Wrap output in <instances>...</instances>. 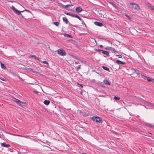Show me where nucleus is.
<instances>
[{"label": "nucleus", "mask_w": 154, "mask_h": 154, "mask_svg": "<svg viewBox=\"0 0 154 154\" xmlns=\"http://www.w3.org/2000/svg\"><path fill=\"white\" fill-rule=\"evenodd\" d=\"M146 4L149 8L154 11V6L148 2Z\"/></svg>", "instance_id": "nucleus-8"}, {"label": "nucleus", "mask_w": 154, "mask_h": 154, "mask_svg": "<svg viewBox=\"0 0 154 154\" xmlns=\"http://www.w3.org/2000/svg\"><path fill=\"white\" fill-rule=\"evenodd\" d=\"M64 36H67V37H69V38H71V36H70V35L68 34H66V35H64Z\"/></svg>", "instance_id": "nucleus-32"}, {"label": "nucleus", "mask_w": 154, "mask_h": 154, "mask_svg": "<svg viewBox=\"0 0 154 154\" xmlns=\"http://www.w3.org/2000/svg\"><path fill=\"white\" fill-rule=\"evenodd\" d=\"M54 23L56 26H58L59 24V23L58 22H54Z\"/></svg>", "instance_id": "nucleus-27"}, {"label": "nucleus", "mask_w": 154, "mask_h": 154, "mask_svg": "<svg viewBox=\"0 0 154 154\" xmlns=\"http://www.w3.org/2000/svg\"><path fill=\"white\" fill-rule=\"evenodd\" d=\"M14 2L13 1H8V2H11V3H13Z\"/></svg>", "instance_id": "nucleus-38"}, {"label": "nucleus", "mask_w": 154, "mask_h": 154, "mask_svg": "<svg viewBox=\"0 0 154 154\" xmlns=\"http://www.w3.org/2000/svg\"><path fill=\"white\" fill-rule=\"evenodd\" d=\"M119 65H124L125 64V63L122 61L119 60H117L116 62Z\"/></svg>", "instance_id": "nucleus-12"}, {"label": "nucleus", "mask_w": 154, "mask_h": 154, "mask_svg": "<svg viewBox=\"0 0 154 154\" xmlns=\"http://www.w3.org/2000/svg\"><path fill=\"white\" fill-rule=\"evenodd\" d=\"M119 58H122V56L121 55H116Z\"/></svg>", "instance_id": "nucleus-33"}, {"label": "nucleus", "mask_w": 154, "mask_h": 154, "mask_svg": "<svg viewBox=\"0 0 154 154\" xmlns=\"http://www.w3.org/2000/svg\"><path fill=\"white\" fill-rule=\"evenodd\" d=\"M92 120L94 122H96L97 123H101L102 120L101 118L97 116L92 117L91 118Z\"/></svg>", "instance_id": "nucleus-3"}, {"label": "nucleus", "mask_w": 154, "mask_h": 154, "mask_svg": "<svg viewBox=\"0 0 154 154\" xmlns=\"http://www.w3.org/2000/svg\"><path fill=\"white\" fill-rule=\"evenodd\" d=\"M75 15L74 14H73L72 13H71V16L72 17H75Z\"/></svg>", "instance_id": "nucleus-34"}, {"label": "nucleus", "mask_w": 154, "mask_h": 154, "mask_svg": "<svg viewBox=\"0 0 154 154\" xmlns=\"http://www.w3.org/2000/svg\"><path fill=\"white\" fill-rule=\"evenodd\" d=\"M50 101L48 100H45L44 101V103L45 104L48 105L50 103Z\"/></svg>", "instance_id": "nucleus-18"}, {"label": "nucleus", "mask_w": 154, "mask_h": 154, "mask_svg": "<svg viewBox=\"0 0 154 154\" xmlns=\"http://www.w3.org/2000/svg\"><path fill=\"white\" fill-rule=\"evenodd\" d=\"M75 68L77 71H78L81 68V65H79L78 66L75 67Z\"/></svg>", "instance_id": "nucleus-25"}, {"label": "nucleus", "mask_w": 154, "mask_h": 154, "mask_svg": "<svg viewBox=\"0 0 154 154\" xmlns=\"http://www.w3.org/2000/svg\"><path fill=\"white\" fill-rule=\"evenodd\" d=\"M103 83L104 84H105L106 85H110V82H109L107 80L105 79L103 81Z\"/></svg>", "instance_id": "nucleus-16"}, {"label": "nucleus", "mask_w": 154, "mask_h": 154, "mask_svg": "<svg viewBox=\"0 0 154 154\" xmlns=\"http://www.w3.org/2000/svg\"><path fill=\"white\" fill-rule=\"evenodd\" d=\"M82 154H87L85 153H83Z\"/></svg>", "instance_id": "nucleus-44"}, {"label": "nucleus", "mask_w": 154, "mask_h": 154, "mask_svg": "<svg viewBox=\"0 0 154 154\" xmlns=\"http://www.w3.org/2000/svg\"><path fill=\"white\" fill-rule=\"evenodd\" d=\"M141 74V77L142 78H143V79H146V77H146L145 76V75H143V74H142L141 73V74Z\"/></svg>", "instance_id": "nucleus-24"}, {"label": "nucleus", "mask_w": 154, "mask_h": 154, "mask_svg": "<svg viewBox=\"0 0 154 154\" xmlns=\"http://www.w3.org/2000/svg\"><path fill=\"white\" fill-rule=\"evenodd\" d=\"M12 100L14 102L16 103L18 105L21 106H23V105H24L25 103L23 102H22L20 100L14 97H13V99Z\"/></svg>", "instance_id": "nucleus-2"}, {"label": "nucleus", "mask_w": 154, "mask_h": 154, "mask_svg": "<svg viewBox=\"0 0 154 154\" xmlns=\"http://www.w3.org/2000/svg\"><path fill=\"white\" fill-rule=\"evenodd\" d=\"M102 53L106 55L107 56H108L109 55V53L108 52L102 50Z\"/></svg>", "instance_id": "nucleus-15"}, {"label": "nucleus", "mask_w": 154, "mask_h": 154, "mask_svg": "<svg viewBox=\"0 0 154 154\" xmlns=\"http://www.w3.org/2000/svg\"><path fill=\"white\" fill-rule=\"evenodd\" d=\"M0 79L1 80H2V81H5V79H3V78H2V77H1V78H0Z\"/></svg>", "instance_id": "nucleus-35"}, {"label": "nucleus", "mask_w": 154, "mask_h": 154, "mask_svg": "<svg viewBox=\"0 0 154 154\" xmlns=\"http://www.w3.org/2000/svg\"><path fill=\"white\" fill-rule=\"evenodd\" d=\"M94 24L97 26L101 27L103 26V24L100 22H99L97 21H95L94 22Z\"/></svg>", "instance_id": "nucleus-9"}, {"label": "nucleus", "mask_w": 154, "mask_h": 154, "mask_svg": "<svg viewBox=\"0 0 154 154\" xmlns=\"http://www.w3.org/2000/svg\"><path fill=\"white\" fill-rule=\"evenodd\" d=\"M1 145L2 146L6 148H8L10 146V145L9 144H6L5 142L2 143Z\"/></svg>", "instance_id": "nucleus-13"}, {"label": "nucleus", "mask_w": 154, "mask_h": 154, "mask_svg": "<svg viewBox=\"0 0 154 154\" xmlns=\"http://www.w3.org/2000/svg\"><path fill=\"white\" fill-rule=\"evenodd\" d=\"M25 11H27V12H29V13H30V11L28 10H25Z\"/></svg>", "instance_id": "nucleus-37"}, {"label": "nucleus", "mask_w": 154, "mask_h": 154, "mask_svg": "<svg viewBox=\"0 0 154 154\" xmlns=\"http://www.w3.org/2000/svg\"><path fill=\"white\" fill-rule=\"evenodd\" d=\"M145 125L147 127H150L154 129V125H151L150 124H148V123H146L145 124Z\"/></svg>", "instance_id": "nucleus-11"}, {"label": "nucleus", "mask_w": 154, "mask_h": 154, "mask_svg": "<svg viewBox=\"0 0 154 154\" xmlns=\"http://www.w3.org/2000/svg\"><path fill=\"white\" fill-rule=\"evenodd\" d=\"M130 5L131 6V8L137 10L140 9L139 6L136 4L134 3H130Z\"/></svg>", "instance_id": "nucleus-4"}, {"label": "nucleus", "mask_w": 154, "mask_h": 154, "mask_svg": "<svg viewBox=\"0 0 154 154\" xmlns=\"http://www.w3.org/2000/svg\"><path fill=\"white\" fill-rule=\"evenodd\" d=\"M144 103L145 104L148 105L150 107L154 106V104L145 101Z\"/></svg>", "instance_id": "nucleus-10"}, {"label": "nucleus", "mask_w": 154, "mask_h": 154, "mask_svg": "<svg viewBox=\"0 0 154 154\" xmlns=\"http://www.w3.org/2000/svg\"><path fill=\"white\" fill-rule=\"evenodd\" d=\"M1 67L2 69H4V70H6L7 69L5 65L2 63H1Z\"/></svg>", "instance_id": "nucleus-17"}, {"label": "nucleus", "mask_w": 154, "mask_h": 154, "mask_svg": "<svg viewBox=\"0 0 154 154\" xmlns=\"http://www.w3.org/2000/svg\"><path fill=\"white\" fill-rule=\"evenodd\" d=\"M57 53L58 54L62 56H64L66 55L65 51L62 49L58 50Z\"/></svg>", "instance_id": "nucleus-5"}, {"label": "nucleus", "mask_w": 154, "mask_h": 154, "mask_svg": "<svg viewBox=\"0 0 154 154\" xmlns=\"http://www.w3.org/2000/svg\"><path fill=\"white\" fill-rule=\"evenodd\" d=\"M65 13L66 14V15H69L70 16H71V13H68V12H65Z\"/></svg>", "instance_id": "nucleus-28"}, {"label": "nucleus", "mask_w": 154, "mask_h": 154, "mask_svg": "<svg viewBox=\"0 0 154 154\" xmlns=\"http://www.w3.org/2000/svg\"><path fill=\"white\" fill-rule=\"evenodd\" d=\"M106 49L108 50L112 51V52H117L114 48H112L111 47H107L106 48Z\"/></svg>", "instance_id": "nucleus-7"}, {"label": "nucleus", "mask_w": 154, "mask_h": 154, "mask_svg": "<svg viewBox=\"0 0 154 154\" xmlns=\"http://www.w3.org/2000/svg\"><path fill=\"white\" fill-rule=\"evenodd\" d=\"M100 46L101 48H102L103 47V46L102 45H100Z\"/></svg>", "instance_id": "nucleus-39"}, {"label": "nucleus", "mask_w": 154, "mask_h": 154, "mask_svg": "<svg viewBox=\"0 0 154 154\" xmlns=\"http://www.w3.org/2000/svg\"><path fill=\"white\" fill-rule=\"evenodd\" d=\"M42 62L43 63L47 64V66H48L49 65L48 62L46 61H42Z\"/></svg>", "instance_id": "nucleus-21"}, {"label": "nucleus", "mask_w": 154, "mask_h": 154, "mask_svg": "<svg viewBox=\"0 0 154 154\" xmlns=\"http://www.w3.org/2000/svg\"><path fill=\"white\" fill-rule=\"evenodd\" d=\"M34 92H35V93H38V92H37V91H34Z\"/></svg>", "instance_id": "nucleus-43"}, {"label": "nucleus", "mask_w": 154, "mask_h": 154, "mask_svg": "<svg viewBox=\"0 0 154 154\" xmlns=\"http://www.w3.org/2000/svg\"><path fill=\"white\" fill-rule=\"evenodd\" d=\"M131 70L132 71V73L133 74L136 73L137 75H140L141 74V72L137 69L131 68Z\"/></svg>", "instance_id": "nucleus-6"}, {"label": "nucleus", "mask_w": 154, "mask_h": 154, "mask_svg": "<svg viewBox=\"0 0 154 154\" xmlns=\"http://www.w3.org/2000/svg\"><path fill=\"white\" fill-rule=\"evenodd\" d=\"M75 10L77 13H80L82 11V9L80 7H77L76 8Z\"/></svg>", "instance_id": "nucleus-14"}, {"label": "nucleus", "mask_w": 154, "mask_h": 154, "mask_svg": "<svg viewBox=\"0 0 154 154\" xmlns=\"http://www.w3.org/2000/svg\"><path fill=\"white\" fill-rule=\"evenodd\" d=\"M75 17L78 18L79 20H81V18H80V17H79V16L78 15H75Z\"/></svg>", "instance_id": "nucleus-29"}, {"label": "nucleus", "mask_w": 154, "mask_h": 154, "mask_svg": "<svg viewBox=\"0 0 154 154\" xmlns=\"http://www.w3.org/2000/svg\"><path fill=\"white\" fill-rule=\"evenodd\" d=\"M95 51L100 53V51H102V50L95 49Z\"/></svg>", "instance_id": "nucleus-31"}, {"label": "nucleus", "mask_w": 154, "mask_h": 154, "mask_svg": "<svg viewBox=\"0 0 154 154\" xmlns=\"http://www.w3.org/2000/svg\"><path fill=\"white\" fill-rule=\"evenodd\" d=\"M114 99L116 100H118L120 99V98L118 97L115 96Z\"/></svg>", "instance_id": "nucleus-26"}, {"label": "nucleus", "mask_w": 154, "mask_h": 154, "mask_svg": "<svg viewBox=\"0 0 154 154\" xmlns=\"http://www.w3.org/2000/svg\"><path fill=\"white\" fill-rule=\"evenodd\" d=\"M80 86L82 87V88L83 87V85H82V84H78Z\"/></svg>", "instance_id": "nucleus-36"}, {"label": "nucleus", "mask_w": 154, "mask_h": 154, "mask_svg": "<svg viewBox=\"0 0 154 154\" xmlns=\"http://www.w3.org/2000/svg\"><path fill=\"white\" fill-rule=\"evenodd\" d=\"M110 4H111L112 6H113L115 8H116V5L113 2H110Z\"/></svg>", "instance_id": "nucleus-23"}, {"label": "nucleus", "mask_w": 154, "mask_h": 154, "mask_svg": "<svg viewBox=\"0 0 154 154\" xmlns=\"http://www.w3.org/2000/svg\"><path fill=\"white\" fill-rule=\"evenodd\" d=\"M11 8L16 14L18 15H20V16L22 18H23L24 17V16H23L22 14H21V12H23L24 11V10L22 11H19L13 5L11 6Z\"/></svg>", "instance_id": "nucleus-1"}, {"label": "nucleus", "mask_w": 154, "mask_h": 154, "mask_svg": "<svg viewBox=\"0 0 154 154\" xmlns=\"http://www.w3.org/2000/svg\"><path fill=\"white\" fill-rule=\"evenodd\" d=\"M63 21L65 22V23L67 24L68 23V20L67 18L65 17H64L63 18Z\"/></svg>", "instance_id": "nucleus-19"}, {"label": "nucleus", "mask_w": 154, "mask_h": 154, "mask_svg": "<svg viewBox=\"0 0 154 154\" xmlns=\"http://www.w3.org/2000/svg\"><path fill=\"white\" fill-rule=\"evenodd\" d=\"M152 82H154V79H152Z\"/></svg>", "instance_id": "nucleus-42"}, {"label": "nucleus", "mask_w": 154, "mask_h": 154, "mask_svg": "<svg viewBox=\"0 0 154 154\" xmlns=\"http://www.w3.org/2000/svg\"><path fill=\"white\" fill-rule=\"evenodd\" d=\"M32 57H36V56L35 55H32Z\"/></svg>", "instance_id": "nucleus-40"}, {"label": "nucleus", "mask_w": 154, "mask_h": 154, "mask_svg": "<svg viewBox=\"0 0 154 154\" xmlns=\"http://www.w3.org/2000/svg\"><path fill=\"white\" fill-rule=\"evenodd\" d=\"M146 79L149 82H152V79L149 77H146Z\"/></svg>", "instance_id": "nucleus-22"}, {"label": "nucleus", "mask_w": 154, "mask_h": 154, "mask_svg": "<svg viewBox=\"0 0 154 154\" xmlns=\"http://www.w3.org/2000/svg\"><path fill=\"white\" fill-rule=\"evenodd\" d=\"M102 67L104 69L106 70V71H108L109 72H110L109 69V68H108L107 67H106V66H102Z\"/></svg>", "instance_id": "nucleus-20"}, {"label": "nucleus", "mask_w": 154, "mask_h": 154, "mask_svg": "<svg viewBox=\"0 0 154 154\" xmlns=\"http://www.w3.org/2000/svg\"><path fill=\"white\" fill-rule=\"evenodd\" d=\"M75 64H78V63H77V62H75Z\"/></svg>", "instance_id": "nucleus-41"}, {"label": "nucleus", "mask_w": 154, "mask_h": 154, "mask_svg": "<svg viewBox=\"0 0 154 154\" xmlns=\"http://www.w3.org/2000/svg\"><path fill=\"white\" fill-rule=\"evenodd\" d=\"M73 6V5H67L65 6V7L66 8H68L69 6Z\"/></svg>", "instance_id": "nucleus-30"}]
</instances>
